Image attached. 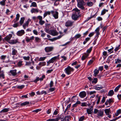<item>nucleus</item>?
<instances>
[{
	"mask_svg": "<svg viewBox=\"0 0 121 121\" xmlns=\"http://www.w3.org/2000/svg\"><path fill=\"white\" fill-rule=\"evenodd\" d=\"M81 36L80 34H77L74 37L76 39H78L80 38Z\"/></svg>",
	"mask_w": 121,
	"mask_h": 121,
	"instance_id": "53",
	"label": "nucleus"
},
{
	"mask_svg": "<svg viewBox=\"0 0 121 121\" xmlns=\"http://www.w3.org/2000/svg\"><path fill=\"white\" fill-rule=\"evenodd\" d=\"M77 2L78 6L82 10L85 9V8L84 7V6L85 5V2L84 1L82 0L81 1H77Z\"/></svg>",
	"mask_w": 121,
	"mask_h": 121,
	"instance_id": "2",
	"label": "nucleus"
},
{
	"mask_svg": "<svg viewBox=\"0 0 121 121\" xmlns=\"http://www.w3.org/2000/svg\"><path fill=\"white\" fill-rule=\"evenodd\" d=\"M98 79L97 78H94L93 79V80L92 81V83H96L97 82Z\"/></svg>",
	"mask_w": 121,
	"mask_h": 121,
	"instance_id": "51",
	"label": "nucleus"
},
{
	"mask_svg": "<svg viewBox=\"0 0 121 121\" xmlns=\"http://www.w3.org/2000/svg\"><path fill=\"white\" fill-rule=\"evenodd\" d=\"M121 113V110L119 109L117 111V112L115 113V115L116 116H118L119 114Z\"/></svg>",
	"mask_w": 121,
	"mask_h": 121,
	"instance_id": "36",
	"label": "nucleus"
},
{
	"mask_svg": "<svg viewBox=\"0 0 121 121\" xmlns=\"http://www.w3.org/2000/svg\"><path fill=\"white\" fill-rule=\"evenodd\" d=\"M121 85H119L116 87L114 89V91L115 92H117L119 88L121 87Z\"/></svg>",
	"mask_w": 121,
	"mask_h": 121,
	"instance_id": "40",
	"label": "nucleus"
},
{
	"mask_svg": "<svg viewBox=\"0 0 121 121\" xmlns=\"http://www.w3.org/2000/svg\"><path fill=\"white\" fill-rule=\"evenodd\" d=\"M89 56V54H87L86 53H84V54L82 56L81 58V59L82 60H83L86 59Z\"/></svg>",
	"mask_w": 121,
	"mask_h": 121,
	"instance_id": "22",
	"label": "nucleus"
},
{
	"mask_svg": "<svg viewBox=\"0 0 121 121\" xmlns=\"http://www.w3.org/2000/svg\"><path fill=\"white\" fill-rule=\"evenodd\" d=\"M25 86L24 85H22L20 86H18L17 87V88L21 89L23 88Z\"/></svg>",
	"mask_w": 121,
	"mask_h": 121,
	"instance_id": "49",
	"label": "nucleus"
},
{
	"mask_svg": "<svg viewBox=\"0 0 121 121\" xmlns=\"http://www.w3.org/2000/svg\"><path fill=\"white\" fill-rule=\"evenodd\" d=\"M35 40L36 42H40L41 40V39L38 37H35Z\"/></svg>",
	"mask_w": 121,
	"mask_h": 121,
	"instance_id": "35",
	"label": "nucleus"
},
{
	"mask_svg": "<svg viewBox=\"0 0 121 121\" xmlns=\"http://www.w3.org/2000/svg\"><path fill=\"white\" fill-rule=\"evenodd\" d=\"M108 10H106L105 9H104L102 11L101 15H103L106 12H108Z\"/></svg>",
	"mask_w": 121,
	"mask_h": 121,
	"instance_id": "34",
	"label": "nucleus"
},
{
	"mask_svg": "<svg viewBox=\"0 0 121 121\" xmlns=\"http://www.w3.org/2000/svg\"><path fill=\"white\" fill-rule=\"evenodd\" d=\"M93 106H91L89 108L86 109V111L88 114H91L93 112Z\"/></svg>",
	"mask_w": 121,
	"mask_h": 121,
	"instance_id": "8",
	"label": "nucleus"
},
{
	"mask_svg": "<svg viewBox=\"0 0 121 121\" xmlns=\"http://www.w3.org/2000/svg\"><path fill=\"white\" fill-rule=\"evenodd\" d=\"M104 112L108 117L109 118H111V112L110 111V109H106L104 110Z\"/></svg>",
	"mask_w": 121,
	"mask_h": 121,
	"instance_id": "6",
	"label": "nucleus"
},
{
	"mask_svg": "<svg viewBox=\"0 0 121 121\" xmlns=\"http://www.w3.org/2000/svg\"><path fill=\"white\" fill-rule=\"evenodd\" d=\"M12 36V35L11 34H9V35H7L4 38V39L6 41H9L10 39Z\"/></svg>",
	"mask_w": 121,
	"mask_h": 121,
	"instance_id": "21",
	"label": "nucleus"
},
{
	"mask_svg": "<svg viewBox=\"0 0 121 121\" xmlns=\"http://www.w3.org/2000/svg\"><path fill=\"white\" fill-rule=\"evenodd\" d=\"M99 27H98L95 30V32L96 33V36L97 37V38H98L100 34V33L99 32Z\"/></svg>",
	"mask_w": 121,
	"mask_h": 121,
	"instance_id": "23",
	"label": "nucleus"
},
{
	"mask_svg": "<svg viewBox=\"0 0 121 121\" xmlns=\"http://www.w3.org/2000/svg\"><path fill=\"white\" fill-rule=\"evenodd\" d=\"M115 63L116 64H117L118 63H121V60L119 59H115Z\"/></svg>",
	"mask_w": 121,
	"mask_h": 121,
	"instance_id": "48",
	"label": "nucleus"
},
{
	"mask_svg": "<svg viewBox=\"0 0 121 121\" xmlns=\"http://www.w3.org/2000/svg\"><path fill=\"white\" fill-rule=\"evenodd\" d=\"M94 32H92L90 33L89 35V36L90 37L92 36L94 34Z\"/></svg>",
	"mask_w": 121,
	"mask_h": 121,
	"instance_id": "64",
	"label": "nucleus"
},
{
	"mask_svg": "<svg viewBox=\"0 0 121 121\" xmlns=\"http://www.w3.org/2000/svg\"><path fill=\"white\" fill-rule=\"evenodd\" d=\"M31 13H35V12L38 13L39 12V11L37 9L33 8L31 10Z\"/></svg>",
	"mask_w": 121,
	"mask_h": 121,
	"instance_id": "30",
	"label": "nucleus"
},
{
	"mask_svg": "<svg viewBox=\"0 0 121 121\" xmlns=\"http://www.w3.org/2000/svg\"><path fill=\"white\" fill-rule=\"evenodd\" d=\"M51 12L55 19H56L58 18V13L57 12H55L52 11H51Z\"/></svg>",
	"mask_w": 121,
	"mask_h": 121,
	"instance_id": "11",
	"label": "nucleus"
},
{
	"mask_svg": "<svg viewBox=\"0 0 121 121\" xmlns=\"http://www.w3.org/2000/svg\"><path fill=\"white\" fill-rule=\"evenodd\" d=\"M23 61L22 60H20L17 63V65L19 67H21L23 65L22 63Z\"/></svg>",
	"mask_w": 121,
	"mask_h": 121,
	"instance_id": "37",
	"label": "nucleus"
},
{
	"mask_svg": "<svg viewBox=\"0 0 121 121\" xmlns=\"http://www.w3.org/2000/svg\"><path fill=\"white\" fill-rule=\"evenodd\" d=\"M57 118L58 120H60L61 121H64V116L62 115H59L58 117Z\"/></svg>",
	"mask_w": 121,
	"mask_h": 121,
	"instance_id": "24",
	"label": "nucleus"
},
{
	"mask_svg": "<svg viewBox=\"0 0 121 121\" xmlns=\"http://www.w3.org/2000/svg\"><path fill=\"white\" fill-rule=\"evenodd\" d=\"M108 102V103L110 104L111 103L113 102L114 101L113 100L111 99H109L108 100H107Z\"/></svg>",
	"mask_w": 121,
	"mask_h": 121,
	"instance_id": "56",
	"label": "nucleus"
},
{
	"mask_svg": "<svg viewBox=\"0 0 121 121\" xmlns=\"http://www.w3.org/2000/svg\"><path fill=\"white\" fill-rule=\"evenodd\" d=\"M44 30H45V31L46 32L49 34V33H50V29H49V28L46 27V28H45Z\"/></svg>",
	"mask_w": 121,
	"mask_h": 121,
	"instance_id": "44",
	"label": "nucleus"
},
{
	"mask_svg": "<svg viewBox=\"0 0 121 121\" xmlns=\"http://www.w3.org/2000/svg\"><path fill=\"white\" fill-rule=\"evenodd\" d=\"M23 58L25 60H29L30 57L29 56L27 57L23 56Z\"/></svg>",
	"mask_w": 121,
	"mask_h": 121,
	"instance_id": "52",
	"label": "nucleus"
},
{
	"mask_svg": "<svg viewBox=\"0 0 121 121\" xmlns=\"http://www.w3.org/2000/svg\"><path fill=\"white\" fill-rule=\"evenodd\" d=\"M9 110V108H5L2 110L0 112L1 113H5L7 112Z\"/></svg>",
	"mask_w": 121,
	"mask_h": 121,
	"instance_id": "27",
	"label": "nucleus"
},
{
	"mask_svg": "<svg viewBox=\"0 0 121 121\" xmlns=\"http://www.w3.org/2000/svg\"><path fill=\"white\" fill-rule=\"evenodd\" d=\"M92 47H91V48H90L89 49H88L86 51V52H87V53H86L87 54H89L90 53L91 50H92Z\"/></svg>",
	"mask_w": 121,
	"mask_h": 121,
	"instance_id": "46",
	"label": "nucleus"
},
{
	"mask_svg": "<svg viewBox=\"0 0 121 121\" xmlns=\"http://www.w3.org/2000/svg\"><path fill=\"white\" fill-rule=\"evenodd\" d=\"M73 11H74L73 14L78 15H80L79 14L80 12V11L77 8L73 9Z\"/></svg>",
	"mask_w": 121,
	"mask_h": 121,
	"instance_id": "13",
	"label": "nucleus"
},
{
	"mask_svg": "<svg viewBox=\"0 0 121 121\" xmlns=\"http://www.w3.org/2000/svg\"><path fill=\"white\" fill-rule=\"evenodd\" d=\"M87 5L89 6H91L93 5V3L92 2H89L87 3Z\"/></svg>",
	"mask_w": 121,
	"mask_h": 121,
	"instance_id": "45",
	"label": "nucleus"
},
{
	"mask_svg": "<svg viewBox=\"0 0 121 121\" xmlns=\"http://www.w3.org/2000/svg\"><path fill=\"white\" fill-rule=\"evenodd\" d=\"M53 81H51L50 82L49 84V86L50 87H52L53 86Z\"/></svg>",
	"mask_w": 121,
	"mask_h": 121,
	"instance_id": "59",
	"label": "nucleus"
},
{
	"mask_svg": "<svg viewBox=\"0 0 121 121\" xmlns=\"http://www.w3.org/2000/svg\"><path fill=\"white\" fill-rule=\"evenodd\" d=\"M49 34L52 36H55L58 35V33L56 30H50Z\"/></svg>",
	"mask_w": 121,
	"mask_h": 121,
	"instance_id": "7",
	"label": "nucleus"
},
{
	"mask_svg": "<svg viewBox=\"0 0 121 121\" xmlns=\"http://www.w3.org/2000/svg\"><path fill=\"white\" fill-rule=\"evenodd\" d=\"M25 20V18L24 17H23L21 18L19 22L20 25L21 26L22 25Z\"/></svg>",
	"mask_w": 121,
	"mask_h": 121,
	"instance_id": "25",
	"label": "nucleus"
},
{
	"mask_svg": "<svg viewBox=\"0 0 121 121\" xmlns=\"http://www.w3.org/2000/svg\"><path fill=\"white\" fill-rule=\"evenodd\" d=\"M73 70L74 69L69 66H68L65 70V72L68 75L71 74V72L73 71Z\"/></svg>",
	"mask_w": 121,
	"mask_h": 121,
	"instance_id": "3",
	"label": "nucleus"
},
{
	"mask_svg": "<svg viewBox=\"0 0 121 121\" xmlns=\"http://www.w3.org/2000/svg\"><path fill=\"white\" fill-rule=\"evenodd\" d=\"M73 22L71 21L68 20L65 23V26L66 27H69L72 26Z\"/></svg>",
	"mask_w": 121,
	"mask_h": 121,
	"instance_id": "9",
	"label": "nucleus"
},
{
	"mask_svg": "<svg viewBox=\"0 0 121 121\" xmlns=\"http://www.w3.org/2000/svg\"><path fill=\"white\" fill-rule=\"evenodd\" d=\"M39 24L41 25H43L45 23V22L44 21L41 20L40 21H39Z\"/></svg>",
	"mask_w": 121,
	"mask_h": 121,
	"instance_id": "47",
	"label": "nucleus"
},
{
	"mask_svg": "<svg viewBox=\"0 0 121 121\" xmlns=\"http://www.w3.org/2000/svg\"><path fill=\"white\" fill-rule=\"evenodd\" d=\"M60 0H57L54 3V5L55 6H57L59 4V2H57V1H59Z\"/></svg>",
	"mask_w": 121,
	"mask_h": 121,
	"instance_id": "62",
	"label": "nucleus"
},
{
	"mask_svg": "<svg viewBox=\"0 0 121 121\" xmlns=\"http://www.w3.org/2000/svg\"><path fill=\"white\" fill-rule=\"evenodd\" d=\"M29 102H25L22 103H21V105L22 106H25L26 105L29 104Z\"/></svg>",
	"mask_w": 121,
	"mask_h": 121,
	"instance_id": "39",
	"label": "nucleus"
},
{
	"mask_svg": "<svg viewBox=\"0 0 121 121\" xmlns=\"http://www.w3.org/2000/svg\"><path fill=\"white\" fill-rule=\"evenodd\" d=\"M25 32L24 30H22L18 31L17 33V35L19 36H22L24 34Z\"/></svg>",
	"mask_w": 121,
	"mask_h": 121,
	"instance_id": "19",
	"label": "nucleus"
},
{
	"mask_svg": "<svg viewBox=\"0 0 121 121\" xmlns=\"http://www.w3.org/2000/svg\"><path fill=\"white\" fill-rule=\"evenodd\" d=\"M6 1V0H2V1L0 2V4L2 6H4L5 5Z\"/></svg>",
	"mask_w": 121,
	"mask_h": 121,
	"instance_id": "38",
	"label": "nucleus"
},
{
	"mask_svg": "<svg viewBox=\"0 0 121 121\" xmlns=\"http://www.w3.org/2000/svg\"><path fill=\"white\" fill-rule=\"evenodd\" d=\"M46 65V62H40L39 64V65L40 66V67L44 66Z\"/></svg>",
	"mask_w": 121,
	"mask_h": 121,
	"instance_id": "31",
	"label": "nucleus"
},
{
	"mask_svg": "<svg viewBox=\"0 0 121 121\" xmlns=\"http://www.w3.org/2000/svg\"><path fill=\"white\" fill-rule=\"evenodd\" d=\"M46 58V57H40L39 59V61H44Z\"/></svg>",
	"mask_w": 121,
	"mask_h": 121,
	"instance_id": "42",
	"label": "nucleus"
},
{
	"mask_svg": "<svg viewBox=\"0 0 121 121\" xmlns=\"http://www.w3.org/2000/svg\"><path fill=\"white\" fill-rule=\"evenodd\" d=\"M34 38V37L33 36H32L30 38L26 36L25 38V40L27 42H32Z\"/></svg>",
	"mask_w": 121,
	"mask_h": 121,
	"instance_id": "14",
	"label": "nucleus"
},
{
	"mask_svg": "<svg viewBox=\"0 0 121 121\" xmlns=\"http://www.w3.org/2000/svg\"><path fill=\"white\" fill-rule=\"evenodd\" d=\"M99 70L96 69L94 71V76L95 77H96L97 74L99 73Z\"/></svg>",
	"mask_w": 121,
	"mask_h": 121,
	"instance_id": "28",
	"label": "nucleus"
},
{
	"mask_svg": "<svg viewBox=\"0 0 121 121\" xmlns=\"http://www.w3.org/2000/svg\"><path fill=\"white\" fill-rule=\"evenodd\" d=\"M70 118V116H66L64 118V121H69Z\"/></svg>",
	"mask_w": 121,
	"mask_h": 121,
	"instance_id": "29",
	"label": "nucleus"
},
{
	"mask_svg": "<svg viewBox=\"0 0 121 121\" xmlns=\"http://www.w3.org/2000/svg\"><path fill=\"white\" fill-rule=\"evenodd\" d=\"M45 78V76L44 75H43L42 76V77L39 78V77H37L36 79L34 81V82H35L37 83L38 81L39 80L41 81H42L43 80V79Z\"/></svg>",
	"mask_w": 121,
	"mask_h": 121,
	"instance_id": "18",
	"label": "nucleus"
},
{
	"mask_svg": "<svg viewBox=\"0 0 121 121\" xmlns=\"http://www.w3.org/2000/svg\"><path fill=\"white\" fill-rule=\"evenodd\" d=\"M98 86L99 85H98L95 86V89L97 90H99L103 88V87L101 86L98 87Z\"/></svg>",
	"mask_w": 121,
	"mask_h": 121,
	"instance_id": "33",
	"label": "nucleus"
},
{
	"mask_svg": "<svg viewBox=\"0 0 121 121\" xmlns=\"http://www.w3.org/2000/svg\"><path fill=\"white\" fill-rule=\"evenodd\" d=\"M0 78L3 79L4 78L5 76L4 73H0Z\"/></svg>",
	"mask_w": 121,
	"mask_h": 121,
	"instance_id": "54",
	"label": "nucleus"
},
{
	"mask_svg": "<svg viewBox=\"0 0 121 121\" xmlns=\"http://www.w3.org/2000/svg\"><path fill=\"white\" fill-rule=\"evenodd\" d=\"M87 104L86 103H82L81 106H82L86 107L87 106Z\"/></svg>",
	"mask_w": 121,
	"mask_h": 121,
	"instance_id": "57",
	"label": "nucleus"
},
{
	"mask_svg": "<svg viewBox=\"0 0 121 121\" xmlns=\"http://www.w3.org/2000/svg\"><path fill=\"white\" fill-rule=\"evenodd\" d=\"M12 55H15L17 53V51L15 49H12Z\"/></svg>",
	"mask_w": 121,
	"mask_h": 121,
	"instance_id": "26",
	"label": "nucleus"
},
{
	"mask_svg": "<svg viewBox=\"0 0 121 121\" xmlns=\"http://www.w3.org/2000/svg\"><path fill=\"white\" fill-rule=\"evenodd\" d=\"M37 18L38 19L39 21H40L42 20V17L40 16H38L37 17Z\"/></svg>",
	"mask_w": 121,
	"mask_h": 121,
	"instance_id": "60",
	"label": "nucleus"
},
{
	"mask_svg": "<svg viewBox=\"0 0 121 121\" xmlns=\"http://www.w3.org/2000/svg\"><path fill=\"white\" fill-rule=\"evenodd\" d=\"M81 16V15H76L74 14H72L71 17L73 20L74 21L77 20L78 18Z\"/></svg>",
	"mask_w": 121,
	"mask_h": 121,
	"instance_id": "10",
	"label": "nucleus"
},
{
	"mask_svg": "<svg viewBox=\"0 0 121 121\" xmlns=\"http://www.w3.org/2000/svg\"><path fill=\"white\" fill-rule=\"evenodd\" d=\"M53 49V47H47L45 48L44 50L46 53H48L52 51Z\"/></svg>",
	"mask_w": 121,
	"mask_h": 121,
	"instance_id": "5",
	"label": "nucleus"
},
{
	"mask_svg": "<svg viewBox=\"0 0 121 121\" xmlns=\"http://www.w3.org/2000/svg\"><path fill=\"white\" fill-rule=\"evenodd\" d=\"M105 97H103L102 99L101 102V103H103L105 101Z\"/></svg>",
	"mask_w": 121,
	"mask_h": 121,
	"instance_id": "58",
	"label": "nucleus"
},
{
	"mask_svg": "<svg viewBox=\"0 0 121 121\" xmlns=\"http://www.w3.org/2000/svg\"><path fill=\"white\" fill-rule=\"evenodd\" d=\"M55 90V88L54 87L51 88L49 89V90L50 92H52L54 91Z\"/></svg>",
	"mask_w": 121,
	"mask_h": 121,
	"instance_id": "61",
	"label": "nucleus"
},
{
	"mask_svg": "<svg viewBox=\"0 0 121 121\" xmlns=\"http://www.w3.org/2000/svg\"><path fill=\"white\" fill-rule=\"evenodd\" d=\"M17 71L16 69L12 70L10 71L9 73L13 76H17Z\"/></svg>",
	"mask_w": 121,
	"mask_h": 121,
	"instance_id": "17",
	"label": "nucleus"
},
{
	"mask_svg": "<svg viewBox=\"0 0 121 121\" xmlns=\"http://www.w3.org/2000/svg\"><path fill=\"white\" fill-rule=\"evenodd\" d=\"M86 95V93L85 92L83 91L81 92L79 94V96L81 98H84L85 97Z\"/></svg>",
	"mask_w": 121,
	"mask_h": 121,
	"instance_id": "20",
	"label": "nucleus"
},
{
	"mask_svg": "<svg viewBox=\"0 0 121 121\" xmlns=\"http://www.w3.org/2000/svg\"><path fill=\"white\" fill-rule=\"evenodd\" d=\"M33 32V33L35 35H38V32L36 30H34Z\"/></svg>",
	"mask_w": 121,
	"mask_h": 121,
	"instance_id": "63",
	"label": "nucleus"
},
{
	"mask_svg": "<svg viewBox=\"0 0 121 121\" xmlns=\"http://www.w3.org/2000/svg\"><path fill=\"white\" fill-rule=\"evenodd\" d=\"M20 17V16L19 14H17L16 15L15 18L14 19V20L12 21V22L13 23H17V21L19 20Z\"/></svg>",
	"mask_w": 121,
	"mask_h": 121,
	"instance_id": "16",
	"label": "nucleus"
},
{
	"mask_svg": "<svg viewBox=\"0 0 121 121\" xmlns=\"http://www.w3.org/2000/svg\"><path fill=\"white\" fill-rule=\"evenodd\" d=\"M6 57V55H2L1 56V60H4Z\"/></svg>",
	"mask_w": 121,
	"mask_h": 121,
	"instance_id": "55",
	"label": "nucleus"
},
{
	"mask_svg": "<svg viewBox=\"0 0 121 121\" xmlns=\"http://www.w3.org/2000/svg\"><path fill=\"white\" fill-rule=\"evenodd\" d=\"M59 55L57 56H55L52 58L50 60L47 62V65H49V64L51 63H53L56 60L59 59Z\"/></svg>",
	"mask_w": 121,
	"mask_h": 121,
	"instance_id": "4",
	"label": "nucleus"
},
{
	"mask_svg": "<svg viewBox=\"0 0 121 121\" xmlns=\"http://www.w3.org/2000/svg\"><path fill=\"white\" fill-rule=\"evenodd\" d=\"M85 117L84 116L81 117L79 119V121H83L84 120Z\"/></svg>",
	"mask_w": 121,
	"mask_h": 121,
	"instance_id": "50",
	"label": "nucleus"
},
{
	"mask_svg": "<svg viewBox=\"0 0 121 121\" xmlns=\"http://www.w3.org/2000/svg\"><path fill=\"white\" fill-rule=\"evenodd\" d=\"M33 6V7H36L37 6V5L36 3L35 2H32L31 3V5L30 6V7Z\"/></svg>",
	"mask_w": 121,
	"mask_h": 121,
	"instance_id": "41",
	"label": "nucleus"
},
{
	"mask_svg": "<svg viewBox=\"0 0 121 121\" xmlns=\"http://www.w3.org/2000/svg\"><path fill=\"white\" fill-rule=\"evenodd\" d=\"M15 23L13 24V26L14 27L16 28L17 27L19 26V23L18 22H17V23Z\"/></svg>",
	"mask_w": 121,
	"mask_h": 121,
	"instance_id": "43",
	"label": "nucleus"
},
{
	"mask_svg": "<svg viewBox=\"0 0 121 121\" xmlns=\"http://www.w3.org/2000/svg\"><path fill=\"white\" fill-rule=\"evenodd\" d=\"M30 21V19H28L25 23H24L23 25V27L24 29L26 28V27H28V26L29 22Z\"/></svg>",
	"mask_w": 121,
	"mask_h": 121,
	"instance_id": "15",
	"label": "nucleus"
},
{
	"mask_svg": "<svg viewBox=\"0 0 121 121\" xmlns=\"http://www.w3.org/2000/svg\"><path fill=\"white\" fill-rule=\"evenodd\" d=\"M18 40L17 39H13L10 41L9 43L10 44H15L17 43H20Z\"/></svg>",
	"mask_w": 121,
	"mask_h": 121,
	"instance_id": "12",
	"label": "nucleus"
},
{
	"mask_svg": "<svg viewBox=\"0 0 121 121\" xmlns=\"http://www.w3.org/2000/svg\"><path fill=\"white\" fill-rule=\"evenodd\" d=\"M93 113L94 114H97V117H102L104 115V112L103 110L100 109L99 110L97 109H94Z\"/></svg>",
	"mask_w": 121,
	"mask_h": 121,
	"instance_id": "1",
	"label": "nucleus"
},
{
	"mask_svg": "<svg viewBox=\"0 0 121 121\" xmlns=\"http://www.w3.org/2000/svg\"><path fill=\"white\" fill-rule=\"evenodd\" d=\"M114 92L113 90H110L108 92V95L110 96H112Z\"/></svg>",
	"mask_w": 121,
	"mask_h": 121,
	"instance_id": "32",
	"label": "nucleus"
}]
</instances>
